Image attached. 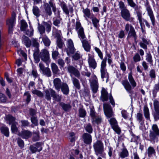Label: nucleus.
<instances>
[{
  "label": "nucleus",
  "instance_id": "1",
  "mask_svg": "<svg viewBox=\"0 0 159 159\" xmlns=\"http://www.w3.org/2000/svg\"><path fill=\"white\" fill-rule=\"evenodd\" d=\"M75 30L77 32L79 38L81 40L82 46L84 49L87 52H90L91 46L88 41L84 39L86 37L84 34V29L79 21H77L76 22Z\"/></svg>",
  "mask_w": 159,
  "mask_h": 159
},
{
  "label": "nucleus",
  "instance_id": "2",
  "mask_svg": "<svg viewBox=\"0 0 159 159\" xmlns=\"http://www.w3.org/2000/svg\"><path fill=\"white\" fill-rule=\"evenodd\" d=\"M33 56L35 63H38L40 61V58L46 63L50 62V55L48 50L46 49H43L39 53V48L34 49Z\"/></svg>",
  "mask_w": 159,
  "mask_h": 159
},
{
  "label": "nucleus",
  "instance_id": "3",
  "mask_svg": "<svg viewBox=\"0 0 159 159\" xmlns=\"http://www.w3.org/2000/svg\"><path fill=\"white\" fill-rule=\"evenodd\" d=\"M44 11L46 14L49 16L52 14V11L51 7L52 9L54 14L57 17H60V11L59 10L57 11V8L55 4L52 0H50L48 3H44Z\"/></svg>",
  "mask_w": 159,
  "mask_h": 159
},
{
  "label": "nucleus",
  "instance_id": "4",
  "mask_svg": "<svg viewBox=\"0 0 159 159\" xmlns=\"http://www.w3.org/2000/svg\"><path fill=\"white\" fill-rule=\"evenodd\" d=\"M45 98L48 101H50L51 97L53 98V100L58 102L61 100L62 97L57 94L56 92L52 89L46 90L45 91Z\"/></svg>",
  "mask_w": 159,
  "mask_h": 159
},
{
  "label": "nucleus",
  "instance_id": "5",
  "mask_svg": "<svg viewBox=\"0 0 159 159\" xmlns=\"http://www.w3.org/2000/svg\"><path fill=\"white\" fill-rule=\"evenodd\" d=\"M159 136V129L156 124L152 125V129L149 131V140L151 142H157Z\"/></svg>",
  "mask_w": 159,
  "mask_h": 159
},
{
  "label": "nucleus",
  "instance_id": "6",
  "mask_svg": "<svg viewBox=\"0 0 159 159\" xmlns=\"http://www.w3.org/2000/svg\"><path fill=\"white\" fill-rule=\"evenodd\" d=\"M125 30L126 32H128L127 38H133L134 41H136L137 36L135 30L132 25L129 23L126 24L125 26Z\"/></svg>",
  "mask_w": 159,
  "mask_h": 159
},
{
  "label": "nucleus",
  "instance_id": "7",
  "mask_svg": "<svg viewBox=\"0 0 159 159\" xmlns=\"http://www.w3.org/2000/svg\"><path fill=\"white\" fill-rule=\"evenodd\" d=\"M95 154L98 156L102 155L104 151L103 144L101 140H97L93 145Z\"/></svg>",
  "mask_w": 159,
  "mask_h": 159
},
{
  "label": "nucleus",
  "instance_id": "8",
  "mask_svg": "<svg viewBox=\"0 0 159 159\" xmlns=\"http://www.w3.org/2000/svg\"><path fill=\"white\" fill-rule=\"evenodd\" d=\"M68 72L70 74V75L71 78L73 77L74 75L77 78L79 79L80 76V74L78 70L72 66L69 65L67 67Z\"/></svg>",
  "mask_w": 159,
  "mask_h": 159
},
{
  "label": "nucleus",
  "instance_id": "9",
  "mask_svg": "<svg viewBox=\"0 0 159 159\" xmlns=\"http://www.w3.org/2000/svg\"><path fill=\"white\" fill-rule=\"evenodd\" d=\"M146 8V10L147 11L148 14L149 16L153 26H154L155 25V19L153 14V11L149 5V2L147 1L145 4Z\"/></svg>",
  "mask_w": 159,
  "mask_h": 159
},
{
  "label": "nucleus",
  "instance_id": "10",
  "mask_svg": "<svg viewBox=\"0 0 159 159\" xmlns=\"http://www.w3.org/2000/svg\"><path fill=\"white\" fill-rule=\"evenodd\" d=\"M75 51L73 42L71 39H69L67 41L66 52L68 55L70 56L73 54Z\"/></svg>",
  "mask_w": 159,
  "mask_h": 159
},
{
  "label": "nucleus",
  "instance_id": "11",
  "mask_svg": "<svg viewBox=\"0 0 159 159\" xmlns=\"http://www.w3.org/2000/svg\"><path fill=\"white\" fill-rule=\"evenodd\" d=\"M109 121L113 130L118 134H120L121 131L118 126L117 122L116 119L114 118H112L110 119Z\"/></svg>",
  "mask_w": 159,
  "mask_h": 159
},
{
  "label": "nucleus",
  "instance_id": "12",
  "mask_svg": "<svg viewBox=\"0 0 159 159\" xmlns=\"http://www.w3.org/2000/svg\"><path fill=\"white\" fill-rule=\"evenodd\" d=\"M121 16L126 21H130L131 19V15L129 11L127 8L121 10Z\"/></svg>",
  "mask_w": 159,
  "mask_h": 159
},
{
  "label": "nucleus",
  "instance_id": "13",
  "mask_svg": "<svg viewBox=\"0 0 159 159\" xmlns=\"http://www.w3.org/2000/svg\"><path fill=\"white\" fill-rule=\"evenodd\" d=\"M104 111L106 116L109 118L112 117L113 116V112L111 106L108 104H103Z\"/></svg>",
  "mask_w": 159,
  "mask_h": 159
},
{
  "label": "nucleus",
  "instance_id": "14",
  "mask_svg": "<svg viewBox=\"0 0 159 159\" xmlns=\"http://www.w3.org/2000/svg\"><path fill=\"white\" fill-rule=\"evenodd\" d=\"M90 86L93 92L94 93H96L98 88V79L95 75L90 83Z\"/></svg>",
  "mask_w": 159,
  "mask_h": 159
},
{
  "label": "nucleus",
  "instance_id": "15",
  "mask_svg": "<svg viewBox=\"0 0 159 159\" xmlns=\"http://www.w3.org/2000/svg\"><path fill=\"white\" fill-rule=\"evenodd\" d=\"M64 82H62L61 79L59 78H56L53 80V85L57 91H60L61 86Z\"/></svg>",
  "mask_w": 159,
  "mask_h": 159
},
{
  "label": "nucleus",
  "instance_id": "16",
  "mask_svg": "<svg viewBox=\"0 0 159 159\" xmlns=\"http://www.w3.org/2000/svg\"><path fill=\"white\" fill-rule=\"evenodd\" d=\"M16 17L15 13L13 12L11 18L7 20L6 23L8 26H14L15 23Z\"/></svg>",
  "mask_w": 159,
  "mask_h": 159
},
{
  "label": "nucleus",
  "instance_id": "17",
  "mask_svg": "<svg viewBox=\"0 0 159 159\" xmlns=\"http://www.w3.org/2000/svg\"><path fill=\"white\" fill-rule=\"evenodd\" d=\"M18 135L21 136L23 139H27L31 137L32 134L30 131L25 130L19 133Z\"/></svg>",
  "mask_w": 159,
  "mask_h": 159
},
{
  "label": "nucleus",
  "instance_id": "18",
  "mask_svg": "<svg viewBox=\"0 0 159 159\" xmlns=\"http://www.w3.org/2000/svg\"><path fill=\"white\" fill-rule=\"evenodd\" d=\"M84 143L86 144H90L92 142L91 135L87 133H84L82 135Z\"/></svg>",
  "mask_w": 159,
  "mask_h": 159
},
{
  "label": "nucleus",
  "instance_id": "19",
  "mask_svg": "<svg viewBox=\"0 0 159 159\" xmlns=\"http://www.w3.org/2000/svg\"><path fill=\"white\" fill-rule=\"evenodd\" d=\"M88 62L90 67L93 69L97 67V63L94 57L92 56H89L88 59Z\"/></svg>",
  "mask_w": 159,
  "mask_h": 159
},
{
  "label": "nucleus",
  "instance_id": "20",
  "mask_svg": "<svg viewBox=\"0 0 159 159\" xmlns=\"http://www.w3.org/2000/svg\"><path fill=\"white\" fill-rule=\"evenodd\" d=\"M122 84L127 91L131 93L132 89V87L128 81L127 80H123L122 81Z\"/></svg>",
  "mask_w": 159,
  "mask_h": 159
},
{
  "label": "nucleus",
  "instance_id": "21",
  "mask_svg": "<svg viewBox=\"0 0 159 159\" xmlns=\"http://www.w3.org/2000/svg\"><path fill=\"white\" fill-rule=\"evenodd\" d=\"M132 7H133L137 15L138 20H141L142 19V11L140 10V7L135 4Z\"/></svg>",
  "mask_w": 159,
  "mask_h": 159
},
{
  "label": "nucleus",
  "instance_id": "22",
  "mask_svg": "<svg viewBox=\"0 0 159 159\" xmlns=\"http://www.w3.org/2000/svg\"><path fill=\"white\" fill-rule=\"evenodd\" d=\"M22 42L27 48H29L31 45V40L29 39V38L25 35H23L22 38Z\"/></svg>",
  "mask_w": 159,
  "mask_h": 159
},
{
  "label": "nucleus",
  "instance_id": "23",
  "mask_svg": "<svg viewBox=\"0 0 159 159\" xmlns=\"http://www.w3.org/2000/svg\"><path fill=\"white\" fill-rule=\"evenodd\" d=\"M136 118L137 120L139 122L141 125L139 127L140 129L142 130V126L144 124V119L142 114L139 113H138L137 114Z\"/></svg>",
  "mask_w": 159,
  "mask_h": 159
},
{
  "label": "nucleus",
  "instance_id": "24",
  "mask_svg": "<svg viewBox=\"0 0 159 159\" xmlns=\"http://www.w3.org/2000/svg\"><path fill=\"white\" fill-rule=\"evenodd\" d=\"M59 105L65 111H69L71 108V106L69 103H65L63 102H59Z\"/></svg>",
  "mask_w": 159,
  "mask_h": 159
},
{
  "label": "nucleus",
  "instance_id": "25",
  "mask_svg": "<svg viewBox=\"0 0 159 159\" xmlns=\"http://www.w3.org/2000/svg\"><path fill=\"white\" fill-rule=\"evenodd\" d=\"M101 99L102 101H107L108 99V93L105 89L103 88L101 91Z\"/></svg>",
  "mask_w": 159,
  "mask_h": 159
},
{
  "label": "nucleus",
  "instance_id": "26",
  "mask_svg": "<svg viewBox=\"0 0 159 159\" xmlns=\"http://www.w3.org/2000/svg\"><path fill=\"white\" fill-rule=\"evenodd\" d=\"M61 89L63 94L66 95L68 94L69 90V87L66 83H64L61 86Z\"/></svg>",
  "mask_w": 159,
  "mask_h": 159
},
{
  "label": "nucleus",
  "instance_id": "27",
  "mask_svg": "<svg viewBox=\"0 0 159 159\" xmlns=\"http://www.w3.org/2000/svg\"><path fill=\"white\" fill-rule=\"evenodd\" d=\"M60 5L66 14L67 15H69V11L66 4L64 2L62 1L60 2Z\"/></svg>",
  "mask_w": 159,
  "mask_h": 159
},
{
  "label": "nucleus",
  "instance_id": "28",
  "mask_svg": "<svg viewBox=\"0 0 159 159\" xmlns=\"http://www.w3.org/2000/svg\"><path fill=\"white\" fill-rule=\"evenodd\" d=\"M60 5L66 14L67 15H69V11L66 4L64 2L62 1L60 2Z\"/></svg>",
  "mask_w": 159,
  "mask_h": 159
},
{
  "label": "nucleus",
  "instance_id": "29",
  "mask_svg": "<svg viewBox=\"0 0 159 159\" xmlns=\"http://www.w3.org/2000/svg\"><path fill=\"white\" fill-rule=\"evenodd\" d=\"M40 38H42V41L45 46L48 47L50 45L51 41L46 35H42V37Z\"/></svg>",
  "mask_w": 159,
  "mask_h": 159
},
{
  "label": "nucleus",
  "instance_id": "30",
  "mask_svg": "<svg viewBox=\"0 0 159 159\" xmlns=\"http://www.w3.org/2000/svg\"><path fill=\"white\" fill-rule=\"evenodd\" d=\"M71 80L74 86L78 89L80 88V85L79 80L75 77H72Z\"/></svg>",
  "mask_w": 159,
  "mask_h": 159
},
{
  "label": "nucleus",
  "instance_id": "31",
  "mask_svg": "<svg viewBox=\"0 0 159 159\" xmlns=\"http://www.w3.org/2000/svg\"><path fill=\"white\" fill-rule=\"evenodd\" d=\"M83 12L84 14V16L86 20H87V18H91L92 17V15L91 14L90 10L88 8L85 9H83Z\"/></svg>",
  "mask_w": 159,
  "mask_h": 159
},
{
  "label": "nucleus",
  "instance_id": "32",
  "mask_svg": "<svg viewBox=\"0 0 159 159\" xmlns=\"http://www.w3.org/2000/svg\"><path fill=\"white\" fill-rule=\"evenodd\" d=\"M119 156L122 158L127 157L129 156V152L128 150L125 148L122 149L120 153Z\"/></svg>",
  "mask_w": 159,
  "mask_h": 159
},
{
  "label": "nucleus",
  "instance_id": "33",
  "mask_svg": "<svg viewBox=\"0 0 159 159\" xmlns=\"http://www.w3.org/2000/svg\"><path fill=\"white\" fill-rule=\"evenodd\" d=\"M0 130L1 133L5 136L8 137L9 135V132L8 128L5 126H2L1 127Z\"/></svg>",
  "mask_w": 159,
  "mask_h": 159
},
{
  "label": "nucleus",
  "instance_id": "34",
  "mask_svg": "<svg viewBox=\"0 0 159 159\" xmlns=\"http://www.w3.org/2000/svg\"><path fill=\"white\" fill-rule=\"evenodd\" d=\"M51 69L54 75L57 74L59 70L57 65L54 63H52L51 64Z\"/></svg>",
  "mask_w": 159,
  "mask_h": 159
},
{
  "label": "nucleus",
  "instance_id": "35",
  "mask_svg": "<svg viewBox=\"0 0 159 159\" xmlns=\"http://www.w3.org/2000/svg\"><path fill=\"white\" fill-rule=\"evenodd\" d=\"M128 78L133 88L136 87V83L132 75V72H130L129 74Z\"/></svg>",
  "mask_w": 159,
  "mask_h": 159
},
{
  "label": "nucleus",
  "instance_id": "36",
  "mask_svg": "<svg viewBox=\"0 0 159 159\" xmlns=\"http://www.w3.org/2000/svg\"><path fill=\"white\" fill-rule=\"evenodd\" d=\"M43 75L48 77H49L52 76V72L50 69L48 67H46L45 69L42 72Z\"/></svg>",
  "mask_w": 159,
  "mask_h": 159
},
{
  "label": "nucleus",
  "instance_id": "37",
  "mask_svg": "<svg viewBox=\"0 0 159 159\" xmlns=\"http://www.w3.org/2000/svg\"><path fill=\"white\" fill-rule=\"evenodd\" d=\"M90 19L92 20L94 26L96 28H98L99 25V20L95 17L93 14H92V17Z\"/></svg>",
  "mask_w": 159,
  "mask_h": 159
},
{
  "label": "nucleus",
  "instance_id": "38",
  "mask_svg": "<svg viewBox=\"0 0 159 159\" xmlns=\"http://www.w3.org/2000/svg\"><path fill=\"white\" fill-rule=\"evenodd\" d=\"M143 113L145 117L148 120H150L149 110L147 106L145 105L143 107Z\"/></svg>",
  "mask_w": 159,
  "mask_h": 159
},
{
  "label": "nucleus",
  "instance_id": "39",
  "mask_svg": "<svg viewBox=\"0 0 159 159\" xmlns=\"http://www.w3.org/2000/svg\"><path fill=\"white\" fill-rule=\"evenodd\" d=\"M73 54L72 56L73 61V60L74 61L79 60L82 57V56L79 51H77L75 53H74Z\"/></svg>",
  "mask_w": 159,
  "mask_h": 159
},
{
  "label": "nucleus",
  "instance_id": "40",
  "mask_svg": "<svg viewBox=\"0 0 159 159\" xmlns=\"http://www.w3.org/2000/svg\"><path fill=\"white\" fill-rule=\"evenodd\" d=\"M57 18H53V24L55 26L57 27H59L61 24V22L62 20V19L60 17H57Z\"/></svg>",
  "mask_w": 159,
  "mask_h": 159
},
{
  "label": "nucleus",
  "instance_id": "41",
  "mask_svg": "<svg viewBox=\"0 0 159 159\" xmlns=\"http://www.w3.org/2000/svg\"><path fill=\"white\" fill-rule=\"evenodd\" d=\"M61 32L60 30L55 28L53 31L52 35L55 37L57 38V39L61 38Z\"/></svg>",
  "mask_w": 159,
  "mask_h": 159
},
{
  "label": "nucleus",
  "instance_id": "42",
  "mask_svg": "<svg viewBox=\"0 0 159 159\" xmlns=\"http://www.w3.org/2000/svg\"><path fill=\"white\" fill-rule=\"evenodd\" d=\"M33 14L37 17H39L40 15V11L39 8L36 6H34L32 9Z\"/></svg>",
  "mask_w": 159,
  "mask_h": 159
},
{
  "label": "nucleus",
  "instance_id": "43",
  "mask_svg": "<svg viewBox=\"0 0 159 159\" xmlns=\"http://www.w3.org/2000/svg\"><path fill=\"white\" fill-rule=\"evenodd\" d=\"M108 153L109 156L110 157L115 156V150L111 146H108Z\"/></svg>",
  "mask_w": 159,
  "mask_h": 159
},
{
  "label": "nucleus",
  "instance_id": "44",
  "mask_svg": "<svg viewBox=\"0 0 159 159\" xmlns=\"http://www.w3.org/2000/svg\"><path fill=\"white\" fill-rule=\"evenodd\" d=\"M102 121V119L100 116H96L92 119V122L97 124L100 123Z\"/></svg>",
  "mask_w": 159,
  "mask_h": 159
},
{
  "label": "nucleus",
  "instance_id": "45",
  "mask_svg": "<svg viewBox=\"0 0 159 159\" xmlns=\"http://www.w3.org/2000/svg\"><path fill=\"white\" fill-rule=\"evenodd\" d=\"M159 91V83L155 84L152 90V94L153 97H155L157 92Z\"/></svg>",
  "mask_w": 159,
  "mask_h": 159
},
{
  "label": "nucleus",
  "instance_id": "46",
  "mask_svg": "<svg viewBox=\"0 0 159 159\" xmlns=\"http://www.w3.org/2000/svg\"><path fill=\"white\" fill-rule=\"evenodd\" d=\"M146 60L147 62H149L151 65H153V60L152 56L150 52L147 53L146 56Z\"/></svg>",
  "mask_w": 159,
  "mask_h": 159
},
{
  "label": "nucleus",
  "instance_id": "47",
  "mask_svg": "<svg viewBox=\"0 0 159 159\" xmlns=\"http://www.w3.org/2000/svg\"><path fill=\"white\" fill-rule=\"evenodd\" d=\"M21 26L20 30L22 31H25L28 27V25L26 21L24 20H22L20 21Z\"/></svg>",
  "mask_w": 159,
  "mask_h": 159
},
{
  "label": "nucleus",
  "instance_id": "48",
  "mask_svg": "<svg viewBox=\"0 0 159 159\" xmlns=\"http://www.w3.org/2000/svg\"><path fill=\"white\" fill-rule=\"evenodd\" d=\"M31 41L32 43L33 46L36 48L35 49H36L37 48H39V45L38 42V39H37L32 38L31 39Z\"/></svg>",
  "mask_w": 159,
  "mask_h": 159
},
{
  "label": "nucleus",
  "instance_id": "49",
  "mask_svg": "<svg viewBox=\"0 0 159 159\" xmlns=\"http://www.w3.org/2000/svg\"><path fill=\"white\" fill-rule=\"evenodd\" d=\"M6 119L7 120L9 121V125L16 123V122H15V118L11 115H8L7 116Z\"/></svg>",
  "mask_w": 159,
  "mask_h": 159
},
{
  "label": "nucleus",
  "instance_id": "50",
  "mask_svg": "<svg viewBox=\"0 0 159 159\" xmlns=\"http://www.w3.org/2000/svg\"><path fill=\"white\" fill-rule=\"evenodd\" d=\"M24 96L26 98V101L27 104H28L31 101V96L29 91L25 92L24 94Z\"/></svg>",
  "mask_w": 159,
  "mask_h": 159
},
{
  "label": "nucleus",
  "instance_id": "51",
  "mask_svg": "<svg viewBox=\"0 0 159 159\" xmlns=\"http://www.w3.org/2000/svg\"><path fill=\"white\" fill-rule=\"evenodd\" d=\"M25 31V34L28 36L30 37L33 35L34 30L31 26H30V28L26 30Z\"/></svg>",
  "mask_w": 159,
  "mask_h": 159
},
{
  "label": "nucleus",
  "instance_id": "52",
  "mask_svg": "<svg viewBox=\"0 0 159 159\" xmlns=\"http://www.w3.org/2000/svg\"><path fill=\"white\" fill-rule=\"evenodd\" d=\"M148 154L149 157H151L152 155L155 153V151L154 148L152 147H149L148 149Z\"/></svg>",
  "mask_w": 159,
  "mask_h": 159
},
{
  "label": "nucleus",
  "instance_id": "53",
  "mask_svg": "<svg viewBox=\"0 0 159 159\" xmlns=\"http://www.w3.org/2000/svg\"><path fill=\"white\" fill-rule=\"evenodd\" d=\"M101 77L102 79L104 78H108V74L107 71L106 69L101 70Z\"/></svg>",
  "mask_w": 159,
  "mask_h": 159
},
{
  "label": "nucleus",
  "instance_id": "54",
  "mask_svg": "<svg viewBox=\"0 0 159 159\" xmlns=\"http://www.w3.org/2000/svg\"><path fill=\"white\" fill-rule=\"evenodd\" d=\"M79 116L80 117H84L86 115V111L83 108H80L79 110Z\"/></svg>",
  "mask_w": 159,
  "mask_h": 159
},
{
  "label": "nucleus",
  "instance_id": "55",
  "mask_svg": "<svg viewBox=\"0 0 159 159\" xmlns=\"http://www.w3.org/2000/svg\"><path fill=\"white\" fill-rule=\"evenodd\" d=\"M57 46L60 48H62L64 45V42L61 38L57 39Z\"/></svg>",
  "mask_w": 159,
  "mask_h": 159
},
{
  "label": "nucleus",
  "instance_id": "56",
  "mask_svg": "<svg viewBox=\"0 0 159 159\" xmlns=\"http://www.w3.org/2000/svg\"><path fill=\"white\" fill-rule=\"evenodd\" d=\"M38 29L40 34H42L45 33V28L44 26L39 24H38Z\"/></svg>",
  "mask_w": 159,
  "mask_h": 159
},
{
  "label": "nucleus",
  "instance_id": "57",
  "mask_svg": "<svg viewBox=\"0 0 159 159\" xmlns=\"http://www.w3.org/2000/svg\"><path fill=\"white\" fill-rule=\"evenodd\" d=\"M85 129L86 131L88 132L89 134L92 133L93 128L91 125L89 123L86 125L85 127Z\"/></svg>",
  "mask_w": 159,
  "mask_h": 159
},
{
  "label": "nucleus",
  "instance_id": "58",
  "mask_svg": "<svg viewBox=\"0 0 159 159\" xmlns=\"http://www.w3.org/2000/svg\"><path fill=\"white\" fill-rule=\"evenodd\" d=\"M32 92L33 94L36 95L38 96L39 97L42 98L43 97V93L40 91L35 89L33 90Z\"/></svg>",
  "mask_w": 159,
  "mask_h": 159
},
{
  "label": "nucleus",
  "instance_id": "59",
  "mask_svg": "<svg viewBox=\"0 0 159 159\" xmlns=\"http://www.w3.org/2000/svg\"><path fill=\"white\" fill-rule=\"evenodd\" d=\"M51 23L50 22V23L48 22H44V25L46 26V31L48 33L50 32L51 30Z\"/></svg>",
  "mask_w": 159,
  "mask_h": 159
},
{
  "label": "nucleus",
  "instance_id": "60",
  "mask_svg": "<svg viewBox=\"0 0 159 159\" xmlns=\"http://www.w3.org/2000/svg\"><path fill=\"white\" fill-rule=\"evenodd\" d=\"M152 115L155 121L159 120V111H155L152 113Z\"/></svg>",
  "mask_w": 159,
  "mask_h": 159
},
{
  "label": "nucleus",
  "instance_id": "61",
  "mask_svg": "<svg viewBox=\"0 0 159 159\" xmlns=\"http://www.w3.org/2000/svg\"><path fill=\"white\" fill-rule=\"evenodd\" d=\"M17 142L19 146L21 148H23L24 146V143L23 140L20 138H18L17 139Z\"/></svg>",
  "mask_w": 159,
  "mask_h": 159
},
{
  "label": "nucleus",
  "instance_id": "62",
  "mask_svg": "<svg viewBox=\"0 0 159 159\" xmlns=\"http://www.w3.org/2000/svg\"><path fill=\"white\" fill-rule=\"evenodd\" d=\"M30 119L32 123L35 126L38 125V120L36 117L35 116L32 117H31Z\"/></svg>",
  "mask_w": 159,
  "mask_h": 159
},
{
  "label": "nucleus",
  "instance_id": "63",
  "mask_svg": "<svg viewBox=\"0 0 159 159\" xmlns=\"http://www.w3.org/2000/svg\"><path fill=\"white\" fill-rule=\"evenodd\" d=\"M133 60L135 62H137L141 60V57L139 54L138 53H136L134 56Z\"/></svg>",
  "mask_w": 159,
  "mask_h": 159
},
{
  "label": "nucleus",
  "instance_id": "64",
  "mask_svg": "<svg viewBox=\"0 0 159 159\" xmlns=\"http://www.w3.org/2000/svg\"><path fill=\"white\" fill-rule=\"evenodd\" d=\"M153 105L155 111H159V102L157 100L154 101Z\"/></svg>",
  "mask_w": 159,
  "mask_h": 159
}]
</instances>
